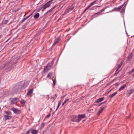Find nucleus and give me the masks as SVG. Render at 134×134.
Segmentation results:
<instances>
[{"label":"nucleus","mask_w":134,"mask_h":134,"mask_svg":"<svg viewBox=\"0 0 134 134\" xmlns=\"http://www.w3.org/2000/svg\"><path fill=\"white\" fill-rule=\"evenodd\" d=\"M53 64V63L52 61L51 62L49 63L47 65L46 67H45L44 70L45 71H47L48 70L50 69L51 68V67L52 66Z\"/></svg>","instance_id":"nucleus-1"},{"label":"nucleus","mask_w":134,"mask_h":134,"mask_svg":"<svg viewBox=\"0 0 134 134\" xmlns=\"http://www.w3.org/2000/svg\"><path fill=\"white\" fill-rule=\"evenodd\" d=\"M53 0H51L48 1L46 4L43 5L42 6V8L43 9V10H45L47 8L49 7L50 5L49 3L53 1Z\"/></svg>","instance_id":"nucleus-2"},{"label":"nucleus","mask_w":134,"mask_h":134,"mask_svg":"<svg viewBox=\"0 0 134 134\" xmlns=\"http://www.w3.org/2000/svg\"><path fill=\"white\" fill-rule=\"evenodd\" d=\"M19 101V99L17 98H12L11 100V104H13L16 103Z\"/></svg>","instance_id":"nucleus-3"},{"label":"nucleus","mask_w":134,"mask_h":134,"mask_svg":"<svg viewBox=\"0 0 134 134\" xmlns=\"http://www.w3.org/2000/svg\"><path fill=\"white\" fill-rule=\"evenodd\" d=\"M11 110L15 114H20L21 113V111L20 110L17 109L13 108Z\"/></svg>","instance_id":"nucleus-4"},{"label":"nucleus","mask_w":134,"mask_h":134,"mask_svg":"<svg viewBox=\"0 0 134 134\" xmlns=\"http://www.w3.org/2000/svg\"><path fill=\"white\" fill-rule=\"evenodd\" d=\"M71 120L72 121H75L77 122H79V121L78 120V118L76 116H73Z\"/></svg>","instance_id":"nucleus-5"},{"label":"nucleus","mask_w":134,"mask_h":134,"mask_svg":"<svg viewBox=\"0 0 134 134\" xmlns=\"http://www.w3.org/2000/svg\"><path fill=\"white\" fill-rule=\"evenodd\" d=\"M127 95L128 97H129L132 93L134 92V90H130L127 91Z\"/></svg>","instance_id":"nucleus-6"},{"label":"nucleus","mask_w":134,"mask_h":134,"mask_svg":"<svg viewBox=\"0 0 134 134\" xmlns=\"http://www.w3.org/2000/svg\"><path fill=\"white\" fill-rule=\"evenodd\" d=\"M96 3V1H94L91 3L90 4L88 5V6L85 9L84 11H83V13H84L90 7L93 5L94 4Z\"/></svg>","instance_id":"nucleus-7"},{"label":"nucleus","mask_w":134,"mask_h":134,"mask_svg":"<svg viewBox=\"0 0 134 134\" xmlns=\"http://www.w3.org/2000/svg\"><path fill=\"white\" fill-rule=\"evenodd\" d=\"M85 117V116L84 115L81 114L79 115L78 118V120L79 121V122L82 119L84 118Z\"/></svg>","instance_id":"nucleus-8"},{"label":"nucleus","mask_w":134,"mask_h":134,"mask_svg":"<svg viewBox=\"0 0 134 134\" xmlns=\"http://www.w3.org/2000/svg\"><path fill=\"white\" fill-rule=\"evenodd\" d=\"M122 64V63H120V64H119V65H118V69L116 71V73L114 74L115 75L116 74H118L119 72L121 70H120L118 71V70L121 67Z\"/></svg>","instance_id":"nucleus-9"},{"label":"nucleus","mask_w":134,"mask_h":134,"mask_svg":"<svg viewBox=\"0 0 134 134\" xmlns=\"http://www.w3.org/2000/svg\"><path fill=\"white\" fill-rule=\"evenodd\" d=\"M59 40L60 38L59 37H58L56 38L55 40L54 43L53 44V46L55 45V44H57L59 42Z\"/></svg>","instance_id":"nucleus-10"},{"label":"nucleus","mask_w":134,"mask_h":134,"mask_svg":"<svg viewBox=\"0 0 134 134\" xmlns=\"http://www.w3.org/2000/svg\"><path fill=\"white\" fill-rule=\"evenodd\" d=\"M132 58V53H130L128 56L127 61H130Z\"/></svg>","instance_id":"nucleus-11"},{"label":"nucleus","mask_w":134,"mask_h":134,"mask_svg":"<svg viewBox=\"0 0 134 134\" xmlns=\"http://www.w3.org/2000/svg\"><path fill=\"white\" fill-rule=\"evenodd\" d=\"M105 108V107H102V108H100L98 112L97 113V115H99L100 114L102 111Z\"/></svg>","instance_id":"nucleus-12"},{"label":"nucleus","mask_w":134,"mask_h":134,"mask_svg":"<svg viewBox=\"0 0 134 134\" xmlns=\"http://www.w3.org/2000/svg\"><path fill=\"white\" fill-rule=\"evenodd\" d=\"M126 87V85H124L122 86H121L120 88H119L118 90V91H121L122 90H123Z\"/></svg>","instance_id":"nucleus-13"},{"label":"nucleus","mask_w":134,"mask_h":134,"mask_svg":"<svg viewBox=\"0 0 134 134\" xmlns=\"http://www.w3.org/2000/svg\"><path fill=\"white\" fill-rule=\"evenodd\" d=\"M104 99V97H103L98 99L96 102L98 103L102 101Z\"/></svg>","instance_id":"nucleus-14"},{"label":"nucleus","mask_w":134,"mask_h":134,"mask_svg":"<svg viewBox=\"0 0 134 134\" xmlns=\"http://www.w3.org/2000/svg\"><path fill=\"white\" fill-rule=\"evenodd\" d=\"M38 132V130H32L31 132L32 134H37Z\"/></svg>","instance_id":"nucleus-15"},{"label":"nucleus","mask_w":134,"mask_h":134,"mask_svg":"<svg viewBox=\"0 0 134 134\" xmlns=\"http://www.w3.org/2000/svg\"><path fill=\"white\" fill-rule=\"evenodd\" d=\"M40 16V14L39 13H37L34 16V18L35 19H37Z\"/></svg>","instance_id":"nucleus-16"},{"label":"nucleus","mask_w":134,"mask_h":134,"mask_svg":"<svg viewBox=\"0 0 134 134\" xmlns=\"http://www.w3.org/2000/svg\"><path fill=\"white\" fill-rule=\"evenodd\" d=\"M117 94V92H115V93L112 94L109 96V97L111 98H112L114 96H115L116 94Z\"/></svg>","instance_id":"nucleus-17"},{"label":"nucleus","mask_w":134,"mask_h":134,"mask_svg":"<svg viewBox=\"0 0 134 134\" xmlns=\"http://www.w3.org/2000/svg\"><path fill=\"white\" fill-rule=\"evenodd\" d=\"M33 90V89L32 88L27 93V94L28 95H31L32 93Z\"/></svg>","instance_id":"nucleus-18"},{"label":"nucleus","mask_w":134,"mask_h":134,"mask_svg":"<svg viewBox=\"0 0 134 134\" xmlns=\"http://www.w3.org/2000/svg\"><path fill=\"white\" fill-rule=\"evenodd\" d=\"M101 13L100 12H98L97 13L94 14L93 15V16H94V17H96L98 15H100Z\"/></svg>","instance_id":"nucleus-19"},{"label":"nucleus","mask_w":134,"mask_h":134,"mask_svg":"<svg viewBox=\"0 0 134 134\" xmlns=\"http://www.w3.org/2000/svg\"><path fill=\"white\" fill-rule=\"evenodd\" d=\"M62 101H63V100H60L59 101L58 105V106L57 107V108L56 110V111L57 110V109H58V108H59V106H60V104L62 102Z\"/></svg>","instance_id":"nucleus-20"},{"label":"nucleus","mask_w":134,"mask_h":134,"mask_svg":"<svg viewBox=\"0 0 134 134\" xmlns=\"http://www.w3.org/2000/svg\"><path fill=\"white\" fill-rule=\"evenodd\" d=\"M28 84L25 82H24V85L23 86H21V87L22 88H25L26 86Z\"/></svg>","instance_id":"nucleus-21"},{"label":"nucleus","mask_w":134,"mask_h":134,"mask_svg":"<svg viewBox=\"0 0 134 134\" xmlns=\"http://www.w3.org/2000/svg\"><path fill=\"white\" fill-rule=\"evenodd\" d=\"M10 116H9L7 115H5L4 116V118L5 119V120H6L7 119H9V117Z\"/></svg>","instance_id":"nucleus-22"},{"label":"nucleus","mask_w":134,"mask_h":134,"mask_svg":"<svg viewBox=\"0 0 134 134\" xmlns=\"http://www.w3.org/2000/svg\"><path fill=\"white\" fill-rule=\"evenodd\" d=\"M20 102L21 104L23 105H24L26 103V102L24 100H22Z\"/></svg>","instance_id":"nucleus-23"},{"label":"nucleus","mask_w":134,"mask_h":134,"mask_svg":"<svg viewBox=\"0 0 134 134\" xmlns=\"http://www.w3.org/2000/svg\"><path fill=\"white\" fill-rule=\"evenodd\" d=\"M53 74V73H52L51 72H50L47 75V78H48L51 75H52Z\"/></svg>","instance_id":"nucleus-24"},{"label":"nucleus","mask_w":134,"mask_h":134,"mask_svg":"<svg viewBox=\"0 0 134 134\" xmlns=\"http://www.w3.org/2000/svg\"><path fill=\"white\" fill-rule=\"evenodd\" d=\"M123 5H124V4H123V5H121V6H120L119 7H118L116 9H119V10L122 7Z\"/></svg>","instance_id":"nucleus-25"},{"label":"nucleus","mask_w":134,"mask_h":134,"mask_svg":"<svg viewBox=\"0 0 134 134\" xmlns=\"http://www.w3.org/2000/svg\"><path fill=\"white\" fill-rule=\"evenodd\" d=\"M108 7H105V8H104L100 10V12H101V13H102L103 11L105 9H106L107 8H108Z\"/></svg>","instance_id":"nucleus-26"},{"label":"nucleus","mask_w":134,"mask_h":134,"mask_svg":"<svg viewBox=\"0 0 134 134\" xmlns=\"http://www.w3.org/2000/svg\"><path fill=\"white\" fill-rule=\"evenodd\" d=\"M56 7V6H54V7H53L51 9H50L47 12V13L48 12H50L52 10L54 9V8H55V7Z\"/></svg>","instance_id":"nucleus-27"},{"label":"nucleus","mask_w":134,"mask_h":134,"mask_svg":"<svg viewBox=\"0 0 134 134\" xmlns=\"http://www.w3.org/2000/svg\"><path fill=\"white\" fill-rule=\"evenodd\" d=\"M56 7V6H54V7H53L51 9H50L47 12V13L48 12H50L52 10L54 9V8H55V7Z\"/></svg>","instance_id":"nucleus-28"},{"label":"nucleus","mask_w":134,"mask_h":134,"mask_svg":"<svg viewBox=\"0 0 134 134\" xmlns=\"http://www.w3.org/2000/svg\"><path fill=\"white\" fill-rule=\"evenodd\" d=\"M53 86H54L55 85V84L56 80L55 79V80H53Z\"/></svg>","instance_id":"nucleus-29"},{"label":"nucleus","mask_w":134,"mask_h":134,"mask_svg":"<svg viewBox=\"0 0 134 134\" xmlns=\"http://www.w3.org/2000/svg\"><path fill=\"white\" fill-rule=\"evenodd\" d=\"M4 112L6 114L8 115H9L10 113V111H5Z\"/></svg>","instance_id":"nucleus-30"},{"label":"nucleus","mask_w":134,"mask_h":134,"mask_svg":"<svg viewBox=\"0 0 134 134\" xmlns=\"http://www.w3.org/2000/svg\"><path fill=\"white\" fill-rule=\"evenodd\" d=\"M34 12V11L33 12H32L31 14H30V15H29V16H28L27 17H26V18H27V19L28 18H29L33 14V12Z\"/></svg>","instance_id":"nucleus-31"},{"label":"nucleus","mask_w":134,"mask_h":134,"mask_svg":"<svg viewBox=\"0 0 134 134\" xmlns=\"http://www.w3.org/2000/svg\"><path fill=\"white\" fill-rule=\"evenodd\" d=\"M58 96L57 94H55L53 98V99H55Z\"/></svg>","instance_id":"nucleus-32"},{"label":"nucleus","mask_w":134,"mask_h":134,"mask_svg":"<svg viewBox=\"0 0 134 134\" xmlns=\"http://www.w3.org/2000/svg\"><path fill=\"white\" fill-rule=\"evenodd\" d=\"M69 98L68 99H66L64 101V103H66V102L68 101L69 99Z\"/></svg>","instance_id":"nucleus-33"},{"label":"nucleus","mask_w":134,"mask_h":134,"mask_svg":"<svg viewBox=\"0 0 134 134\" xmlns=\"http://www.w3.org/2000/svg\"><path fill=\"white\" fill-rule=\"evenodd\" d=\"M27 19V18L26 17V18H24L22 20V21L23 22L25 20H26Z\"/></svg>","instance_id":"nucleus-34"},{"label":"nucleus","mask_w":134,"mask_h":134,"mask_svg":"<svg viewBox=\"0 0 134 134\" xmlns=\"http://www.w3.org/2000/svg\"><path fill=\"white\" fill-rule=\"evenodd\" d=\"M44 124L43 123H42L41 124V126L43 127L44 126Z\"/></svg>","instance_id":"nucleus-35"},{"label":"nucleus","mask_w":134,"mask_h":134,"mask_svg":"<svg viewBox=\"0 0 134 134\" xmlns=\"http://www.w3.org/2000/svg\"><path fill=\"white\" fill-rule=\"evenodd\" d=\"M30 132V130L28 131L26 133V134H29Z\"/></svg>","instance_id":"nucleus-36"},{"label":"nucleus","mask_w":134,"mask_h":134,"mask_svg":"<svg viewBox=\"0 0 134 134\" xmlns=\"http://www.w3.org/2000/svg\"><path fill=\"white\" fill-rule=\"evenodd\" d=\"M134 71V69H132L130 72H132Z\"/></svg>","instance_id":"nucleus-37"},{"label":"nucleus","mask_w":134,"mask_h":134,"mask_svg":"<svg viewBox=\"0 0 134 134\" xmlns=\"http://www.w3.org/2000/svg\"><path fill=\"white\" fill-rule=\"evenodd\" d=\"M50 116V114H49V115H48L47 116V118H49Z\"/></svg>","instance_id":"nucleus-38"},{"label":"nucleus","mask_w":134,"mask_h":134,"mask_svg":"<svg viewBox=\"0 0 134 134\" xmlns=\"http://www.w3.org/2000/svg\"><path fill=\"white\" fill-rule=\"evenodd\" d=\"M113 89V88H112L111 90H110L108 92V93H109Z\"/></svg>","instance_id":"nucleus-39"},{"label":"nucleus","mask_w":134,"mask_h":134,"mask_svg":"<svg viewBox=\"0 0 134 134\" xmlns=\"http://www.w3.org/2000/svg\"><path fill=\"white\" fill-rule=\"evenodd\" d=\"M115 84L116 85H119V84L117 83H115Z\"/></svg>","instance_id":"nucleus-40"},{"label":"nucleus","mask_w":134,"mask_h":134,"mask_svg":"<svg viewBox=\"0 0 134 134\" xmlns=\"http://www.w3.org/2000/svg\"><path fill=\"white\" fill-rule=\"evenodd\" d=\"M65 103H64V102L62 104V105L63 106V105H64V104H65Z\"/></svg>","instance_id":"nucleus-41"},{"label":"nucleus","mask_w":134,"mask_h":134,"mask_svg":"<svg viewBox=\"0 0 134 134\" xmlns=\"http://www.w3.org/2000/svg\"><path fill=\"white\" fill-rule=\"evenodd\" d=\"M63 98V97H61V100H62V99H63V98Z\"/></svg>","instance_id":"nucleus-42"},{"label":"nucleus","mask_w":134,"mask_h":134,"mask_svg":"<svg viewBox=\"0 0 134 134\" xmlns=\"http://www.w3.org/2000/svg\"><path fill=\"white\" fill-rule=\"evenodd\" d=\"M96 7H100V6H98V5H97L96 6Z\"/></svg>","instance_id":"nucleus-43"},{"label":"nucleus","mask_w":134,"mask_h":134,"mask_svg":"<svg viewBox=\"0 0 134 134\" xmlns=\"http://www.w3.org/2000/svg\"><path fill=\"white\" fill-rule=\"evenodd\" d=\"M65 96H63V98H64L65 97Z\"/></svg>","instance_id":"nucleus-44"},{"label":"nucleus","mask_w":134,"mask_h":134,"mask_svg":"<svg viewBox=\"0 0 134 134\" xmlns=\"http://www.w3.org/2000/svg\"><path fill=\"white\" fill-rule=\"evenodd\" d=\"M133 77H134V74L133 75Z\"/></svg>","instance_id":"nucleus-45"},{"label":"nucleus","mask_w":134,"mask_h":134,"mask_svg":"<svg viewBox=\"0 0 134 134\" xmlns=\"http://www.w3.org/2000/svg\"><path fill=\"white\" fill-rule=\"evenodd\" d=\"M104 103V102H103V103H101L100 104V105L101 104H102V103Z\"/></svg>","instance_id":"nucleus-46"},{"label":"nucleus","mask_w":134,"mask_h":134,"mask_svg":"<svg viewBox=\"0 0 134 134\" xmlns=\"http://www.w3.org/2000/svg\"><path fill=\"white\" fill-rule=\"evenodd\" d=\"M1 38V36L0 35V38Z\"/></svg>","instance_id":"nucleus-47"},{"label":"nucleus","mask_w":134,"mask_h":134,"mask_svg":"<svg viewBox=\"0 0 134 134\" xmlns=\"http://www.w3.org/2000/svg\"><path fill=\"white\" fill-rule=\"evenodd\" d=\"M97 0H96L95 1H96H96H97Z\"/></svg>","instance_id":"nucleus-48"},{"label":"nucleus","mask_w":134,"mask_h":134,"mask_svg":"<svg viewBox=\"0 0 134 134\" xmlns=\"http://www.w3.org/2000/svg\"><path fill=\"white\" fill-rule=\"evenodd\" d=\"M109 12H107V13H109Z\"/></svg>","instance_id":"nucleus-49"},{"label":"nucleus","mask_w":134,"mask_h":134,"mask_svg":"<svg viewBox=\"0 0 134 134\" xmlns=\"http://www.w3.org/2000/svg\"><path fill=\"white\" fill-rule=\"evenodd\" d=\"M90 10H92V9H90Z\"/></svg>","instance_id":"nucleus-50"},{"label":"nucleus","mask_w":134,"mask_h":134,"mask_svg":"<svg viewBox=\"0 0 134 134\" xmlns=\"http://www.w3.org/2000/svg\"><path fill=\"white\" fill-rule=\"evenodd\" d=\"M1 109V108H0V110Z\"/></svg>","instance_id":"nucleus-51"}]
</instances>
